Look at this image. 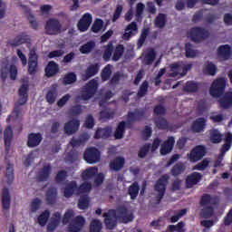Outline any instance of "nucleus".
I'll list each match as a JSON object with an SVG mask.
<instances>
[{
	"label": "nucleus",
	"mask_w": 232,
	"mask_h": 232,
	"mask_svg": "<svg viewBox=\"0 0 232 232\" xmlns=\"http://www.w3.org/2000/svg\"><path fill=\"white\" fill-rule=\"evenodd\" d=\"M202 179V174L196 172L187 178V188H193L195 184L200 182Z\"/></svg>",
	"instance_id": "nucleus-28"
},
{
	"label": "nucleus",
	"mask_w": 232,
	"mask_h": 232,
	"mask_svg": "<svg viewBox=\"0 0 232 232\" xmlns=\"http://www.w3.org/2000/svg\"><path fill=\"white\" fill-rule=\"evenodd\" d=\"M10 192L7 190V188H4L2 191V206L5 211H8V209H10Z\"/></svg>",
	"instance_id": "nucleus-30"
},
{
	"label": "nucleus",
	"mask_w": 232,
	"mask_h": 232,
	"mask_svg": "<svg viewBox=\"0 0 232 232\" xmlns=\"http://www.w3.org/2000/svg\"><path fill=\"white\" fill-rule=\"evenodd\" d=\"M83 159L88 164H97V162L101 160V152L95 148L87 149L83 155Z\"/></svg>",
	"instance_id": "nucleus-8"
},
{
	"label": "nucleus",
	"mask_w": 232,
	"mask_h": 232,
	"mask_svg": "<svg viewBox=\"0 0 232 232\" xmlns=\"http://www.w3.org/2000/svg\"><path fill=\"white\" fill-rule=\"evenodd\" d=\"M218 55L221 59H224V61H227V59H229L232 55L231 45L229 44L220 45L218 48Z\"/></svg>",
	"instance_id": "nucleus-21"
},
{
	"label": "nucleus",
	"mask_w": 232,
	"mask_h": 232,
	"mask_svg": "<svg viewBox=\"0 0 232 232\" xmlns=\"http://www.w3.org/2000/svg\"><path fill=\"white\" fill-rule=\"evenodd\" d=\"M92 191V183L85 182L77 188V183L71 181L66 184L63 191L64 197L69 198L75 193V195H83L84 193H90Z\"/></svg>",
	"instance_id": "nucleus-2"
},
{
	"label": "nucleus",
	"mask_w": 232,
	"mask_h": 232,
	"mask_svg": "<svg viewBox=\"0 0 232 232\" xmlns=\"http://www.w3.org/2000/svg\"><path fill=\"white\" fill-rule=\"evenodd\" d=\"M92 17L90 14H83L82 18L78 23V30L80 32H86L88 28H90V24H92Z\"/></svg>",
	"instance_id": "nucleus-17"
},
{
	"label": "nucleus",
	"mask_w": 232,
	"mask_h": 232,
	"mask_svg": "<svg viewBox=\"0 0 232 232\" xmlns=\"http://www.w3.org/2000/svg\"><path fill=\"white\" fill-rule=\"evenodd\" d=\"M173 146H175V138L169 137V139L161 144L160 147V154L161 155H168V153H171L173 150Z\"/></svg>",
	"instance_id": "nucleus-20"
},
{
	"label": "nucleus",
	"mask_w": 232,
	"mask_h": 232,
	"mask_svg": "<svg viewBox=\"0 0 232 232\" xmlns=\"http://www.w3.org/2000/svg\"><path fill=\"white\" fill-rule=\"evenodd\" d=\"M139 33V27L137 26V23L131 22L127 27L125 28V33L122 35V39L124 41H130L133 35Z\"/></svg>",
	"instance_id": "nucleus-14"
},
{
	"label": "nucleus",
	"mask_w": 232,
	"mask_h": 232,
	"mask_svg": "<svg viewBox=\"0 0 232 232\" xmlns=\"http://www.w3.org/2000/svg\"><path fill=\"white\" fill-rule=\"evenodd\" d=\"M155 57H157V52L151 48L147 49L143 53V63L152 64L153 61H155Z\"/></svg>",
	"instance_id": "nucleus-26"
},
{
	"label": "nucleus",
	"mask_w": 232,
	"mask_h": 232,
	"mask_svg": "<svg viewBox=\"0 0 232 232\" xmlns=\"http://www.w3.org/2000/svg\"><path fill=\"white\" fill-rule=\"evenodd\" d=\"M155 122L160 130H164V128L168 127V121L164 118H158Z\"/></svg>",
	"instance_id": "nucleus-63"
},
{
	"label": "nucleus",
	"mask_w": 232,
	"mask_h": 232,
	"mask_svg": "<svg viewBox=\"0 0 232 232\" xmlns=\"http://www.w3.org/2000/svg\"><path fill=\"white\" fill-rule=\"evenodd\" d=\"M209 140L212 144H220L222 142V133L220 130L214 129L209 131Z\"/></svg>",
	"instance_id": "nucleus-29"
},
{
	"label": "nucleus",
	"mask_w": 232,
	"mask_h": 232,
	"mask_svg": "<svg viewBox=\"0 0 232 232\" xmlns=\"http://www.w3.org/2000/svg\"><path fill=\"white\" fill-rule=\"evenodd\" d=\"M140 117H142V112H139V111L130 112L128 114V121H121L118 125L114 133L115 139H122L124 137V129L128 126V122H135V121H139Z\"/></svg>",
	"instance_id": "nucleus-4"
},
{
	"label": "nucleus",
	"mask_w": 232,
	"mask_h": 232,
	"mask_svg": "<svg viewBox=\"0 0 232 232\" xmlns=\"http://www.w3.org/2000/svg\"><path fill=\"white\" fill-rule=\"evenodd\" d=\"M184 169H186V168L184 167V164L182 163H178L177 165H175L171 170L172 175H180V173L184 172Z\"/></svg>",
	"instance_id": "nucleus-56"
},
{
	"label": "nucleus",
	"mask_w": 232,
	"mask_h": 232,
	"mask_svg": "<svg viewBox=\"0 0 232 232\" xmlns=\"http://www.w3.org/2000/svg\"><path fill=\"white\" fill-rule=\"evenodd\" d=\"M102 24H103L102 20L96 19L92 25V32H94V34L101 32V30H102Z\"/></svg>",
	"instance_id": "nucleus-59"
},
{
	"label": "nucleus",
	"mask_w": 232,
	"mask_h": 232,
	"mask_svg": "<svg viewBox=\"0 0 232 232\" xmlns=\"http://www.w3.org/2000/svg\"><path fill=\"white\" fill-rule=\"evenodd\" d=\"M206 204L217 206V204H218V198H213L208 194H204V206H206Z\"/></svg>",
	"instance_id": "nucleus-53"
},
{
	"label": "nucleus",
	"mask_w": 232,
	"mask_h": 232,
	"mask_svg": "<svg viewBox=\"0 0 232 232\" xmlns=\"http://www.w3.org/2000/svg\"><path fill=\"white\" fill-rule=\"evenodd\" d=\"M105 218V224L108 229H113L117 226V220H121L123 224H128L133 220V215L126 208H118L115 210H111L107 214H103Z\"/></svg>",
	"instance_id": "nucleus-1"
},
{
	"label": "nucleus",
	"mask_w": 232,
	"mask_h": 232,
	"mask_svg": "<svg viewBox=\"0 0 232 232\" xmlns=\"http://www.w3.org/2000/svg\"><path fill=\"white\" fill-rule=\"evenodd\" d=\"M77 81V76L73 72H70L66 74L63 78V84H73Z\"/></svg>",
	"instance_id": "nucleus-51"
},
{
	"label": "nucleus",
	"mask_w": 232,
	"mask_h": 232,
	"mask_svg": "<svg viewBox=\"0 0 232 232\" xmlns=\"http://www.w3.org/2000/svg\"><path fill=\"white\" fill-rule=\"evenodd\" d=\"M204 157V146H197L189 154L190 162H197Z\"/></svg>",
	"instance_id": "nucleus-22"
},
{
	"label": "nucleus",
	"mask_w": 232,
	"mask_h": 232,
	"mask_svg": "<svg viewBox=\"0 0 232 232\" xmlns=\"http://www.w3.org/2000/svg\"><path fill=\"white\" fill-rule=\"evenodd\" d=\"M155 26L157 28H164L166 26V14H160L155 19Z\"/></svg>",
	"instance_id": "nucleus-44"
},
{
	"label": "nucleus",
	"mask_w": 232,
	"mask_h": 232,
	"mask_svg": "<svg viewBox=\"0 0 232 232\" xmlns=\"http://www.w3.org/2000/svg\"><path fill=\"white\" fill-rule=\"evenodd\" d=\"M73 217H75V212H73V210L72 209L67 210L63 218V224H68V222H70V219Z\"/></svg>",
	"instance_id": "nucleus-62"
},
{
	"label": "nucleus",
	"mask_w": 232,
	"mask_h": 232,
	"mask_svg": "<svg viewBox=\"0 0 232 232\" xmlns=\"http://www.w3.org/2000/svg\"><path fill=\"white\" fill-rule=\"evenodd\" d=\"M111 52H113V44H109L105 47V52L103 53V61H110V59L111 57Z\"/></svg>",
	"instance_id": "nucleus-55"
},
{
	"label": "nucleus",
	"mask_w": 232,
	"mask_h": 232,
	"mask_svg": "<svg viewBox=\"0 0 232 232\" xmlns=\"http://www.w3.org/2000/svg\"><path fill=\"white\" fill-rule=\"evenodd\" d=\"M99 72V65L92 64L87 68L85 71V73L82 74V81H88V79H91V77H93V75H97Z\"/></svg>",
	"instance_id": "nucleus-27"
},
{
	"label": "nucleus",
	"mask_w": 232,
	"mask_h": 232,
	"mask_svg": "<svg viewBox=\"0 0 232 232\" xmlns=\"http://www.w3.org/2000/svg\"><path fill=\"white\" fill-rule=\"evenodd\" d=\"M81 126V122L79 120H72L65 123L64 125V131L67 135H73L79 130Z\"/></svg>",
	"instance_id": "nucleus-19"
},
{
	"label": "nucleus",
	"mask_w": 232,
	"mask_h": 232,
	"mask_svg": "<svg viewBox=\"0 0 232 232\" xmlns=\"http://www.w3.org/2000/svg\"><path fill=\"white\" fill-rule=\"evenodd\" d=\"M215 214V208H213V207L208 206L204 208V218H209L211 217H213V215Z\"/></svg>",
	"instance_id": "nucleus-60"
},
{
	"label": "nucleus",
	"mask_w": 232,
	"mask_h": 232,
	"mask_svg": "<svg viewBox=\"0 0 232 232\" xmlns=\"http://www.w3.org/2000/svg\"><path fill=\"white\" fill-rule=\"evenodd\" d=\"M5 177L8 184L14 181V165L7 164Z\"/></svg>",
	"instance_id": "nucleus-50"
},
{
	"label": "nucleus",
	"mask_w": 232,
	"mask_h": 232,
	"mask_svg": "<svg viewBox=\"0 0 232 232\" xmlns=\"http://www.w3.org/2000/svg\"><path fill=\"white\" fill-rule=\"evenodd\" d=\"M217 72H218V69L217 68V65L213 63V62H208V64L205 66V75H211L213 77L217 75Z\"/></svg>",
	"instance_id": "nucleus-35"
},
{
	"label": "nucleus",
	"mask_w": 232,
	"mask_h": 232,
	"mask_svg": "<svg viewBox=\"0 0 232 232\" xmlns=\"http://www.w3.org/2000/svg\"><path fill=\"white\" fill-rule=\"evenodd\" d=\"M41 204H43V201L41 199H34L30 205L31 213H36V211H39V209H41Z\"/></svg>",
	"instance_id": "nucleus-47"
},
{
	"label": "nucleus",
	"mask_w": 232,
	"mask_h": 232,
	"mask_svg": "<svg viewBox=\"0 0 232 232\" xmlns=\"http://www.w3.org/2000/svg\"><path fill=\"white\" fill-rule=\"evenodd\" d=\"M59 72V65L55 62H50L45 69L47 77H52Z\"/></svg>",
	"instance_id": "nucleus-34"
},
{
	"label": "nucleus",
	"mask_w": 232,
	"mask_h": 232,
	"mask_svg": "<svg viewBox=\"0 0 232 232\" xmlns=\"http://www.w3.org/2000/svg\"><path fill=\"white\" fill-rule=\"evenodd\" d=\"M29 73H35L37 72V54L35 51H31L29 53Z\"/></svg>",
	"instance_id": "nucleus-24"
},
{
	"label": "nucleus",
	"mask_w": 232,
	"mask_h": 232,
	"mask_svg": "<svg viewBox=\"0 0 232 232\" xmlns=\"http://www.w3.org/2000/svg\"><path fill=\"white\" fill-rule=\"evenodd\" d=\"M192 130L196 133H198L204 130V118L198 119L192 125Z\"/></svg>",
	"instance_id": "nucleus-42"
},
{
	"label": "nucleus",
	"mask_w": 232,
	"mask_h": 232,
	"mask_svg": "<svg viewBox=\"0 0 232 232\" xmlns=\"http://www.w3.org/2000/svg\"><path fill=\"white\" fill-rule=\"evenodd\" d=\"M89 206L88 197L81 198L78 203L79 209H86Z\"/></svg>",
	"instance_id": "nucleus-61"
},
{
	"label": "nucleus",
	"mask_w": 232,
	"mask_h": 232,
	"mask_svg": "<svg viewBox=\"0 0 232 232\" xmlns=\"http://www.w3.org/2000/svg\"><path fill=\"white\" fill-rule=\"evenodd\" d=\"M227 81L226 78H218L216 79L211 86H210V95L218 99V97H222L224 93H226V84Z\"/></svg>",
	"instance_id": "nucleus-5"
},
{
	"label": "nucleus",
	"mask_w": 232,
	"mask_h": 232,
	"mask_svg": "<svg viewBox=\"0 0 232 232\" xmlns=\"http://www.w3.org/2000/svg\"><path fill=\"white\" fill-rule=\"evenodd\" d=\"M90 139V135H88L87 133L82 135L80 140H75L72 139L70 142L71 146H72V148H77V146H81V144H83L84 142H86V140H88Z\"/></svg>",
	"instance_id": "nucleus-39"
},
{
	"label": "nucleus",
	"mask_w": 232,
	"mask_h": 232,
	"mask_svg": "<svg viewBox=\"0 0 232 232\" xmlns=\"http://www.w3.org/2000/svg\"><path fill=\"white\" fill-rule=\"evenodd\" d=\"M169 179V177L168 175H164L156 183L155 189L159 193L160 200L164 197V193L166 191V186H168Z\"/></svg>",
	"instance_id": "nucleus-13"
},
{
	"label": "nucleus",
	"mask_w": 232,
	"mask_h": 232,
	"mask_svg": "<svg viewBox=\"0 0 232 232\" xmlns=\"http://www.w3.org/2000/svg\"><path fill=\"white\" fill-rule=\"evenodd\" d=\"M45 99L49 104H53V102H55L57 99V88L55 86L53 85L51 89H49Z\"/></svg>",
	"instance_id": "nucleus-33"
},
{
	"label": "nucleus",
	"mask_w": 232,
	"mask_h": 232,
	"mask_svg": "<svg viewBox=\"0 0 232 232\" xmlns=\"http://www.w3.org/2000/svg\"><path fill=\"white\" fill-rule=\"evenodd\" d=\"M198 90V83L188 82L186 83L185 91L186 92H197Z\"/></svg>",
	"instance_id": "nucleus-58"
},
{
	"label": "nucleus",
	"mask_w": 232,
	"mask_h": 232,
	"mask_svg": "<svg viewBox=\"0 0 232 232\" xmlns=\"http://www.w3.org/2000/svg\"><path fill=\"white\" fill-rule=\"evenodd\" d=\"M12 137H14L12 127H7L4 131V140L6 148H10V144L12 143Z\"/></svg>",
	"instance_id": "nucleus-37"
},
{
	"label": "nucleus",
	"mask_w": 232,
	"mask_h": 232,
	"mask_svg": "<svg viewBox=\"0 0 232 232\" xmlns=\"http://www.w3.org/2000/svg\"><path fill=\"white\" fill-rule=\"evenodd\" d=\"M52 172V167L50 165H45L42 170L39 171L37 179L40 181L46 180L50 177Z\"/></svg>",
	"instance_id": "nucleus-32"
},
{
	"label": "nucleus",
	"mask_w": 232,
	"mask_h": 232,
	"mask_svg": "<svg viewBox=\"0 0 232 232\" xmlns=\"http://www.w3.org/2000/svg\"><path fill=\"white\" fill-rule=\"evenodd\" d=\"M218 104L222 110L232 108V92H225L224 96L218 100Z\"/></svg>",
	"instance_id": "nucleus-15"
},
{
	"label": "nucleus",
	"mask_w": 232,
	"mask_h": 232,
	"mask_svg": "<svg viewBox=\"0 0 232 232\" xmlns=\"http://www.w3.org/2000/svg\"><path fill=\"white\" fill-rule=\"evenodd\" d=\"M160 142L161 140L159 138H156L152 145L150 144L143 145L140 150L139 157L140 159H144V157L148 155V153L150 152V150L153 153V151H155L156 150H159V146H160Z\"/></svg>",
	"instance_id": "nucleus-9"
},
{
	"label": "nucleus",
	"mask_w": 232,
	"mask_h": 232,
	"mask_svg": "<svg viewBox=\"0 0 232 232\" xmlns=\"http://www.w3.org/2000/svg\"><path fill=\"white\" fill-rule=\"evenodd\" d=\"M30 38L27 35L17 36L12 43V46H20V44H24V43H28Z\"/></svg>",
	"instance_id": "nucleus-46"
},
{
	"label": "nucleus",
	"mask_w": 232,
	"mask_h": 232,
	"mask_svg": "<svg viewBox=\"0 0 232 232\" xmlns=\"http://www.w3.org/2000/svg\"><path fill=\"white\" fill-rule=\"evenodd\" d=\"M232 146V133L228 132L225 138V143L221 146L219 150V157H226V153L231 150Z\"/></svg>",
	"instance_id": "nucleus-18"
},
{
	"label": "nucleus",
	"mask_w": 232,
	"mask_h": 232,
	"mask_svg": "<svg viewBox=\"0 0 232 232\" xmlns=\"http://www.w3.org/2000/svg\"><path fill=\"white\" fill-rule=\"evenodd\" d=\"M19 98L14 104V112L11 115V119H17L19 115H21V111H19V106H23V104H26L28 101V83H24L20 86L18 90Z\"/></svg>",
	"instance_id": "nucleus-3"
},
{
	"label": "nucleus",
	"mask_w": 232,
	"mask_h": 232,
	"mask_svg": "<svg viewBox=\"0 0 232 232\" xmlns=\"http://www.w3.org/2000/svg\"><path fill=\"white\" fill-rule=\"evenodd\" d=\"M110 168L114 171H120V169H122V168H124V158L118 157L113 160L110 164Z\"/></svg>",
	"instance_id": "nucleus-31"
},
{
	"label": "nucleus",
	"mask_w": 232,
	"mask_h": 232,
	"mask_svg": "<svg viewBox=\"0 0 232 232\" xmlns=\"http://www.w3.org/2000/svg\"><path fill=\"white\" fill-rule=\"evenodd\" d=\"M147 37H148V29H144L138 41V48H142V44H144Z\"/></svg>",
	"instance_id": "nucleus-64"
},
{
	"label": "nucleus",
	"mask_w": 232,
	"mask_h": 232,
	"mask_svg": "<svg viewBox=\"0 0 232 232\" xmlns=\"http://www.w3.org/2000/svg\"><path fill=\"white\" fill-rule=\"evenodd\" d=\"M99 169L97 167H91L82 173L83 180H92V178L98 173Z\"/></svg>",
	"instance_id": "nucleus-36"
},
{
	"label": "nucleus",
	"mask_w": 232,
	"mask_h": 232,
	"mask_svg": "<svg viewBox=\"0 0 232 232\" xmlns=\"http://www.w3.org/2000/svg\"><path fill=\"white\" fill-rule=\"evenodd\" d=\"M61 224V213L56 212L51 218V222L47 227L48 231H54L57 228V226Z\"/></svg>",
	"instance_id": "nucleus-25"
},
{
	"label": "nucleus",
	"mask_w": 232,
	"mask_h": 232,
	"mask_svg": "<svg viewBox=\"0 0 232 232\" xmlns=\"http://www.w3.org/2000/svg\"><path fill=\"white\" fill-rule=\"evenodd\" d=\"M189 70H191V64H185L184 63L171 64L170 72H172V73H169V77L180 79V77H184Z\"/></svg>",
	"instance_id": "nucleus-6"
},
{
	"label": "nucleus",
	"mask_w": 232,
	"mask_h": 232,
	"mask_svg": "<svg viewBox=\"0 0 232 232\" xmlns=\"http://www.w3.org/2000/svg\"><path fill=\"white\" fill-rule=\"evenodd\" d=\"M185 52H186V57H197V55H198V52L193 50V45H191L190 44H187L185 45Z\"/></svg>",
	"instance_id": "nucleus-49"
},
{
	"label": "nucleus",
	"mask_w": 232,
	"mask_h": 232,
	"mask_svg": "<svg viewBox=\"0 0 232 232\" xmlns=\"http://www.w3.org/2000/svg\"><path fill=\"white\" fill-rule=\"evenodd\" d=\"M111 76V66L107 65L102 72V81H108V79H110Z\"/></svg>",
	"instance_id": "nucleus-57"
},
{
	"label": "nucleus",
	"mask_w": 232,
	"mask_h": 232,
	"mask_svg": "<svg viewBox=\"0 0 232 232\" xmlns=\"http://www.w3.org/2000/svg\"><path fill=\"white\" fill-rule=\"evenodd\" d=\"M95 48V42H89L80 47L81 53H90Z\"/></svg>",
	"instance_id": "nucleus-43"
},
{
	"label": "nucleus",
	"mask_w": 232,
	"mask_h": 232,
	"mask_svg": "<svg viewBox=\"0 0 232 232\" xmlns=\"http://www.w3.org/2000/svg\"><path fill=\"white\" fill-rule=\"evenodd\" d=\"M86 224V219L83 217L77 216L69 225L68 232H80L84 225Z\"/></svg>",
	"instance_id": "nucleus-11"
},
{
	"label": "nucleus",
	"mask_w": 232,
	"mask_h": 232,
	"mask_svg": "<svg viewBox=\"0 0 232 232\" xmlns=\"http://www.w3.org/2000/svg\"><path fill=\"white\" fill-rule=\"evenodd\" d=\"M41 140H43V136L40 133H31L28 136L27 146L29 148H35L41 144Z\"/></svg>",
	"instance_id": "nucleus-23"
},
{
	"label": "nucleus",
	"mask_w": 232,
	"mask_h": 232,
	"mask_svg": "<svg viewBox=\"0 0 232 232\" xmlns=\"http://www.w3.org/2000/svg\"><path fill=\"white\" fill-rule=\"evenodd\" d=\"M111 135V128L99 129L95 133V139H108Z\"/></svg>",
	"instance_id": "nucleus-38"
},
{
	"label": "nucleus",
	"mask_w": 232,
	"mask_h": 232,
	"mask_svg": "<svg viewBox=\"0 0 232 232\" xmlns=\"http://www.w3.org/2000/svg\"><path fill=\"white\" fill-rule=\"evenodd\" d=\"M113 115H115L113 111H111V110L102 111L100 113V119L102 121H110V119H113Z\"/></svg>",
	"instance_id": "nucleus-52"
},
{
	"label": "nucleus",
	"mask_w": 232,
	"mask_h": 232,
	"mask_svg": "<svg viewBox=\"0 0 232 232\" xmlns=\"http://www.w3.org/2000/svg\"><path fill=\"white\" fill-rule=\"evenodd\" d=\"M123 53H124V46L118 45L113 52L112 61H119V59L122 57Z\"/></svg>",
	"instance_id": "nucleus-48"
},
{
	"label": "nucleus",
	"mask_w": 232,
	"mask_h": 232,
	"mask_svg": "<svg viewBox=\"0 0 232 232\" xmlns=\"http://www.w3.org/2000/svg\"><path fill=\"white\" fill-rule=\"evenodd\" d=\"M102 229V223L98 219H93L90 225V232H101Z\"/></svg>",
	"instance_id": "nucleus-41"
},
{
	"label": "nucleus",
	"mask_w": 232,
	"mask_h": 232,
	"mask_svg": "<svg viewBox=\"0 0 232 232\" xmlns=\"http://www.w3.org/2000/svg\"><path fill=\"white\" fill-rule=\"evenodd\" d=\"M55 197H57V189H49V191L46 194V202L48 204H53L55 202Z\"/></svg>",
	"instance_id": "nucleus-45"
},
{
	"label": "nucleus",
	"mask_w": 232,
	"mask_h": 232,
	"mask_svg": "<svg viewBox=\"0 0 232 232\" xmlns=\"http://www.w3.org/2000/svg\"><path fill=\"white\" fill-rule=\"evenodd\" d=\"M97 80H91L82 89L81 99L82 101H90L92 97L95 95V92H97Z\"/></svg>",
	"instance_id": "nucleus-7"
},
{
	"label": "nucleus",
	"mask_w": 232,
	"mask_h": 232,
	"mask_svg": "<svg viewBox=\"0 0 232 232\" xmlns=\"http://www.w3.org/2000/svg\"><path fill=\"white\" fill-rule=\"evenodd\" d=\"M46 34L49 35H55L61 32V23L57 19H49L45 24Z\"/></svg>",
	"instance_id": "nucleus-10"
},
{
	"label": "nucleus",
	"mask_w": 232,
	"mask_h": 232,
	"mask_svg": "<svg viewBox=\"0 0 232 232\" xmlns=\"http://www.w3.org/2000/svg\"><path fill=\"white\" fill-rule=\"evenodd\" d=\"M129 195L130 198H137V195H139V185L137 183L132 184L129 188Z\"/></svg>",
	"instance_id": "nucleus-54"
},
{
	"label": "nucleus",
	"mask_w": 232,
	"mask_h": 232,
	"mask_svg": "<svg viewBox=\"0 0 232 232\" xmlns=\"http://www.w3.org/2000/svg\"><path fill=\"white\" fill-rule=\"evenodd\" d=\"M48 218H50V210H45L42 212L38 217V224L40 226H46V222H48Z\"/></svg>",
	"instance_id": "nucleus-40"
},
{
	"label": "nucleus",
	"mask_w": 232,
	"mask_h": 232,
	"mask_svg": "<svg viewBox=\"0 0 232 232\" xmlns=\"http://www.w3.org/2000/svg\"><path fill=\"white\" fill-rule=\"evenodd\" d=\"M10 74V79L15 81L17 79V67L14 65H5L1 68V77L2 79H6Z\"/></svg>",
	"instance_id": "nucleus-12"
},
{
	"label": "nucleus",
	"mask_w": 232,
	"mask_h": 232,
	"mask_svg": "<svg viewBox=\"0 0 232 232\" xmlns=\"http://www.w3.org/2000/svg\"><path fill=\"white\" fill-rule=\"evenodd\" d=\"M188 37L195 43H200L204 38V29L202 27H194L188 33Z\"/></svg>",
	"instance_id": "nucleus-16"
}]
</instances>
